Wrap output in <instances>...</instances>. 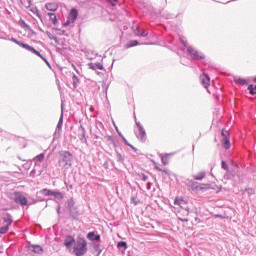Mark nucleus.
I'll use <instances>...</instances> for the list:
<instances>
[{
	"label": "nucleus",
	"mask_w": 256,
	"mask_h": 256,
	"mask_svg": "<svg viewBox=\"0 0 256 256\" xmlns=\"http://www.w3.org/2000/svg\"><path fill=\"white\" fill-rule=\"evenodd\" d=\"M174 205H176V207H180L181 209H184L183 214L179 212L178 219L180 221L187 223V221H189L187 217H189V213H190L189 208H187V201H185L183 197L177 196L174 200Z\"/></svg>",
	"instance_id": "obj_1"
},
{
	"label": "nucleus",
	"mask_w": 256,
	"mask_h": 256,
	"mask_svg": "<svg viewBox=\"0 0 256 256\" xmlns=\"http://www.w3.org/2000/svg\"><path fill=\"white\" fill-rule=\"evenodd\" d=\"M71 161H73V154H71V152L64 151L60 153L58 165L61 169H69L72 165Z\"/></svg>",
	"instance_id": "obj_2"
},
{
	"label": "nucleus",
	"mask_w": 256,
	"mask_h": 256,
	"mask_svg": "<svg viewBox=\"0 0 256 256\" xmlns=\"http://www.w3.org/2000/svg\"><path fill=\"white\" fill-rule=\"evenodd\" d=\"M73 252L76 256L85 255V253H87V240H85V238H78L74 245Z\"/></svg>",
	"instance_id": "obj_3"
},
{
	"label": "nucleus",
	"mask_w": 256,
	"mask_h": 256,
	"mask_svg": "<svg viewBox=\"0 0 256 256\" xmlns=\"http://www.w3.org/2000/svg\"><path fill=\"white\" fill-rule=\"evenodd\" d=\"M10 41H12V43H16V45H19V47H23V49H27V51H30L31 53H34L35 55L43 59V55H41V53L37 51L35 48H33L32 46H29L28 44H25L23 42H19L15 38H11Z\"/></svg>",
	"instance_id": "obj_4"
},
{
	"label": "nucleus",
	"mask_w": 256,
	"mask_h": 256,
	"mask_svg": "<svg viewBox=\"0 0 256 256\" xmlns=\"http://www.w3.org/2000/svg\"><path fill=\"white\" fill-rule=\"evenodd\" d=\"M14 201L15 203H19L22 206L27 205V198L21 194V192H14Z\"/></svg>",
	"instance_id": "obj_5"
},
{
	"label": "nucleus",
	"mask_w": 256,
	"mask_h": 256,
	"mask_svg": "<svg viewBox=\"0 0 256 256\" xmlns=\"http://www.w3.org/2000/svg\"><path fill=\"white\" fill-rule=\"evenodd\" d=\"M3 220L6 223V226L0 228V234L5 235L9 231V226L13 223V219H11V215L8 214L7 217H4Z\"/></svg>",
	"instance_id": "obj_6"
},
{
	"label": "nucleus",
	"mask_w": 256,
	"mask_h": 256,
	"mask_svg": "<svg viewBox=\"0 0 256 256\" xmlns=\"http://www.w3.org/2000/svg\"><path fill=\"white\" fill-rule=\"evenodd\" d=\"M188 54L192 57V59H205V56H203L201 53H199L195 48L188 47L187 49Z\"/></svg>",
	"instance_id": "obj_7"
},
{
	"label": "nucleus",
	"mask_w": 256,
	"mask_h": 256,
	"mask_svg": "<svg viewBox=\"0 0 256 256\" xmlns=\"http://www.w3.org/2000/svg\"><path fill=\"white\" fill-rule=\"evenodd\" d=\"M138 128V138L140 141H147V132H145V128L139 123H137Z\"/></svg>",
	"instance_id": "obj_8"
},
{
	"label": "nucleus",
	"mask_w": 256,
	"mask_h": 256,
	"mask_svg": "<svg viewBox=\"0 0 256 256\" xmlns=\"http://www.w3.org/2000/svg\"><path fill=\"white\" fill-rule=\"evenodd\" d=\"M78 15L79 12L77 11V9L73 8L70 11V19L67 21V23L64 24V26L67 27V25H69L70 23H75V21H77Z\"/></svg>",
	"instance_id": "obj_9"
},
{
	"label": "nucleus",
	"mask_w": 256,
	"mask_h": 256,
	"mask_svg": "<svg viewBox=\"0 0 256 256\" xmlns=\"http://www.w3.org/2000/svg\"><path fill=\"white\" fill-rule=\"evenodd\" d=\"M200 83L205 89H207V87L211 85V78H209V75L203 73L202 75H200Z\"/></svg>",
	"instance_id": "obj_10"
},
{
	"label": "nucleus",
	"mask_w": 256,
	"mask_h": 256,
	"mask_svg": "<svg viewBox=\"0 0 256 256\" xmlns=\"http://www.w3.org/2000/svg\"><path fill=\"white\" fill-rule=\"evenodd\" d=\"M206 175H207V172H205V170H197L193 175V179L195 181H203Z\"/></svg>",
	"instance_id": "obj_11"
},
{
	"label": "nucleus",
	"mask_w": 256,
	"mask_h": 256,
	"mask_svg": "<svg viewBox=\"0 0 256 256\" xmlns=\"http://www.w3.org/2000/svg\"><path fill=\"white\" fill-rule=\"evenodd\" d=\"M64 245L71 250L73 245H75V238L73 236H67L64 240Z\"/></svg>",
	"instance_id": "obj_12"
},
{
	"label": "nucleus",
	"mask_w": 256,
	"mask_h": 256,
	"mask_svg": "<svg viewBox=\"0 0 256 256\" xmlns=\"http://www.w3.org/2000/svg\"><path fill=\"white\" fill-rule=\"evenodd\" d=\"M87 239H89L90 241H101V235H95V232H89L87 234Z\"/></svg>",
	"instance_id": "obj_13"
},
{
	"label": "nucleus",
	"mask_w": 256,
	"mask_h": 256,
	"mask_svg": "<svg viewBox=\"0 0 256 256\" xmlns=\"http://www.w3.org/2000/svg\"><path fill=\"white\" fill-rule=\"evenodd\" d=\"M194 189L196 192L207 191V189H211V184H199Z\"/></svg>",
	"instance_id": "obj_14"
},
{
	"label": "nucleus",
	"mask_w": 256,
	"mask_h": 256,
	"mask_svg": "<svg viewBox=\"0 0 256 256\" xmlns=\"http://www.w3.org/2000/svg\"><path fill=\"white\" fill-rule=\"evenodd\" d=\"M47 11H57V9H59V5H57V3H46L45 5Z\"/></svg>",
	"instance_id": "obj_15"
},
{
	"label": "nucleus",
	"mask_w": 256,
	"mask_h": 256,
	"mask_svg": "<svg viewBox=\"0 0 256 256\" xmlns=\"http://www.w3.org/2000/svg\"><path fill=\"white\" fill-rule=\"evenodd\" d=\"M48 17L51 21V23H53V25H57L58 21H57V15H55V13H48Z\"/></svg>",
	"instance_id": "obj_16"
},
{
	"label": "nucleus",
	"mask_w": 256,
	"mask_h": 256,
	"mask_svg": "<svg viewBox=\"0 0 256 256\" xmlns=\"http://www.w3.org/2000/svg\"><path fill=\"white\" fill-rule=\"evenodd\" d=\"M161 159H162V163H163L164 165H169V163H170V161H171V155L166 154V155L162 156Z\"/></svg>",
	"instance_id": "obj_17"
},
{
	"label": "nucleus",
	"mask_w": 256,
	"mask_h": 256,
	"mask_svg": "<svg viewBox=\"0 0 256 256\" xmlns=\"http://www.w3.org/2000/svg\"><path fill=\"white\" fill-rule=\"evenodd\" d=\"M222 143L224 145V149H230L231 148V142L229 141V138H223Z\"/></svg>",
	"instance_id": "obj_18"
},
{
	"label": "nucleus",
	"mask_w": 256,
	"mask_h": 256,
	"mask_svg": "<svg viewBox=\"0 0 256 256\" xmlns=\"http://www.w3.org/2000/svg\"><path fill=\"white\" fill-rule=\"evenodd\" d=\"M248 91L250 93V95H256V85H249L248 86Z\"/></svg>",
	"instance_id": "obj_19"
},
{
	"label": "nucleus",
	"mask_w": 256,
	"mask_h": 256,
	"mask_svg": "<svg viewBox=\"0 0 256 256\" xmlns=\"http://www.w3.org/2000/svg\"><path fill=\"white\" fill-rule=\"evenodd\" d=\"M235 83H237L238 85H247V80L243 78H236Z\"/></svg>",
	"instance_id": "obj_20"
},
{
	"label": "nucleus",
	"mask_w": 256,
	"mask_h": 256,
	"mask_svg": "<svg viewBox=\"0 0 256 256\" xmlns=\"http://www.w3.org/2000/svg\"><path fill=\"white\" fill-rule=\"evenodd\" d=\"M42 193H43V195H45V197H49V196L53 195V191H51L49 189H43Z\"/></svg>",
	"instance_id": "obj_21"
},
{
	"label": "nucleus",
	"mask_w": 256,
	"mask_h": 256,
	"mask_svg": "<svg viewBox=\"0 0 256 256\" xmlns=\"http://www.w3.org/2000/svg\"><path fill=\"white\" fill-rule=\"evenodd\" d=\"M125 145H128V147H131V149H133V151H137V148H135L133 145L129 144V141H127V138L122 137Z\"/></svg>",
	"instance_id": "obj_22"
},
{
	"label": "nucleus",
	"mask_w": 256,
	"mask_h": 256,
	"mask_svg": "<svg viewBox=\"0 0 256 256\" xmlns=\"http://www.w3.org/2000/svg\"><path fill=\"white\" fill-rule=\"evenodd\" d=\"M33 252L34 253H43V248L41 246H34Z\"/></svg>",
	"instance_id": "obj_23"
},
{
	"label": "nucleus",
	"mask_w": 256,
	"mask_h": 256,
	"mask_svg": "<svg viewBox=\"0 0 256 256\" xmlns=\"http://www.w3.org/2000/svg\"><path fill=\"white\" fill-rule=\"evenodd\" d=\"M52 196L56 199H63V194L61 192H53Z\"/></svg>",
	"instance_id": "obj_24"
},
{
	"label": "nucleus",
	"mask_w": 256,
	"mask_h": 256,
	"mask_svg": "<svg viewBox=\"0 0 256 256\" xmlns=\"http://www.w3.org/2000/svg\"><path fill=\"white\" fill-rule=\"evenodd\" d=\"M36 161H43L45 159V154L41 153L35 157Z\"/></svg>",
	"instance_id": "obj_25"
},
{
	"label": "nucleus",
	"mask_w": 256,
	"mask_h": 256,
	"mask_svg": "<svg viewBox=\"0 0 256 256\" xmlns=\"http://www.w3.org/2000/svg\"><path fill=\"white\" fill-rule=\"evenodd\" d=\"M136 45H139V42L137 40H131L128 47H135Z\"/></svg>",
	"instance_id": "obj_26"
},
{
	"label": "nucleus",
	"mask_w": 256,
	"mask_h": 256,
	"mask_svg": "<svg viewBox=\"0 0 256 256\" xmlns=\"http://www.w3.org/2000/svg\"><path fill=\"white\" fill-rule=\"evenodd\" d=\"M117 247H123L124 249H127V242L120 241V242H118Z\"/></svg>",
	"instance_id": "obj_27"
},
{
	"label": "nucleus",
	"mask_w": 256,
	"mask_h": 256,
	"mask_svg": "<svg viewBox=\"0 0 256 256\" xmlns=\"http://www.w3.org/2000/svg\"><path fill=\"white\" fill-rule=\"evenodd\" d=\"M26 9H28V11H30L34 15L38 13L37 8H31L30 6H27Z\"/></svg>",
	"instance_id": "obj_28"
},
{
	"label": "nucleus",
	"mask_w": 256,
	"mask_h": 256,
	"mask_svg": "<svg viewBox=\"0 0 256 256\" xmlns=\"http://www.w3.org/2000/svg\"><path fill=\"white\" fill-rule=\"evenodd\" d=\"M222 136L224 137V139H229V131L223 129L222 130Z\"/></svg>",
	"instance_id": "obj_29"
},
{
	"label": "nucleus",
	"mask_w": 256,
	"mask_h": 256,
	"mask_svg": "<svg viewBox=\"0 0 256 256\" xmlns=\"http://www.w3.org/2000/svg\"><path fill=\"white\" fill-rule=\"evenodd\" d=\"M92 69H99L100 71H103V65L101 64H96L94 67H92Z\"/></svg>",
	"instance_id": "obj_30"
},
{
	"label": "nucleus",
	"mask_w": 256,
	"mask_h": 256,
	"mask_svg": "<svg viewBox=\"0 0 256 256\" xmlns=\"http://www.w3.org/2000/svg\"><path fill=\"white\" fill-rule=\"evenodd\" d=\"M222 169H225V171H229V166L226 164L225 161H222Z\"/></svg>",
	"instance_id": "obj_31"
},
{
	"label": "nucleus",
	"mask_w": 256,
	"mask_h": 256,
	"mask_svg": "<svg viewBox=\"0 0 256 256\" xmlns=\"http://www.w3.org/2000/svg\"><path fill=\"white\" fill-rule=\"evenodd\" d=\"M108 3H110L111 5H113L115 7V5H117V0H107Z\"/></svg>",
	"instance_id": "obj_32"
},
{
	"label": "nucleus",
	"mask_w": 256,
	"mask_h": 256,
	"mask_svg": "<svg viewBox=\"0 0 256 256\" xmlns=\"http://www.w3.org/2000/svg\"><path fill=\"white\" fill-rule=\"evenodd\" d=\"M63 125V116H61L59 122H58V128H61Z\"/></svg>",
	"instance_id": "obj_33"
},
{
	"label": "nucleus",
	"mask_w": 256,
	"mask_h": 256,
	"mask_svg": "<svg viewBox=\"0 0 256 256\" xmlns=\"http://www.w3.org/2000/svg\"><path fill=\"white\" fill-rule=\"evenodd\" d=\"M141 37H147V33H145V31H142Z\"/></svg>",
	"instance_id": "obj_34"
},
{
	"label": "nucleus",
	"mask_w": 256,
	"mask_h": 256,
	"mask_svg": "<svg viewBox=\"0 0 256 256\" xmlns=\"http://www.w3.org/2000/svg\"><path fill=\"white\" fill-rule=\"evenodd\" d=\"M182 43H183V45H185V47H187V42L182 40Z\"/></svg>",
	"instance_id": "obj_35"
},
{
	"label": "nucleus",
	"mask_w": 256,
	"mask_h": 256,
	"mask_svg": "<svg viewBox=\"0 0 256 256\" xmlns=\"http://www.w3.org/2000/svg\"><path fill=\"white\" fill-rule=\"evenodd\" d=\"M156 169H158V171H161V169H159V167H156Z\"/></svg>",
	"instance_id": "obj_36"
}]
</instances>
